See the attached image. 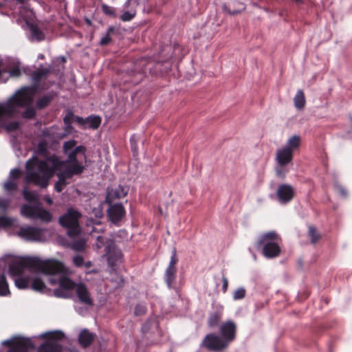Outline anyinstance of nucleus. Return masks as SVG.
I'll use <instances>...</instances> for the list:
<instances>
[{
	"instance_id": "12",
	"label": "nucleus",
	"mask_w": 352,
	"mask_h": 352,
	"mask_svg": "<svg viewBox=\"0 0 352 352\" xmlns=\"http://www.w3.org/2000/svg\"><path fill=\"white\" fill-rule=\"evenodd\" d=\"M221 338L226 341L227 345L233 342L236 336V325L232 320L223 322L219 328Z\"/></svg>"
},
{
	"instance_id": "61",
	"label": "nucleus",
	"mask_w": 352,
	"mask_h": 352,
	"mask_svg": "<svg viewBox=\"0 0 352 352\" xmlns=\"http://www.w3.org/2000/svg\"><path fill=\"white\" fill-rule=\"evenodd\" d=\"M91 262H87V263L85 264V266H86V267H87V268H88V267H89L91 266Z\"/></svg>"
},
{
	"instance_id": "62",
	"label": "nucleus",
	"mask_w": 352,
	"mask_h": 352,
	"mask_svg": "<svg viewBox=\"0 0 352 352\" xmlns=\"http://www.w3.org/2000/svg\"><path fill=\"white\" fill-rule=\"evenodd\" d=\"M16 1H18L20 3H25V0H16Z\"/></svg>"
},
{
	"instance_id": "21",
	"label": "nucleus",
	"mask_w": 352,
	"mask_h": 352,
	"mask_svg": "<svg viewBox=\"0 0 352 352\" xmlns=\"http://www.w3.org/2000/svg\"><path fill=\"white\" fill-rule=\"evenodd\" d=\"M147 63L148 60L146 58H141L135 63V69L130 74V75L133 76L136 73L140 75V78L137 80V81H134L135 83L140 81L142 79L144 74L146 73L145 66Z\"/></svg>"
},
{
	"instance_id": "46",
	"label": "nucleus",
	"mask_w": 352,
	"mask_h": 352,
	"mask_svg": "<svg viewBox=\"0 0 352 352\" xmlns=\"http://www.w3.org/2000/svg\"><path fill=\"white\" fill-rule=\"evenodd\" d=\"M12 220L5 216H0V228H8L12 226Z\"/></svg>"
},
{
	"instance_id": "47",
	"label": "nucleus",
	"mask_w": 352,
	"mask_h": 352,
	"mask_svg": "<svg viewBox=\"0 0 352 352\" xmlns=\"http://www.w3.org/2000/svg\"><path fill=\"white\" fill-rule=\"evenodd\" d=\"M66 291V289L59 287L58 288L54 290V295L58 298H67L69 297V296Z\"/></svg>"
},
{
	"instance_id": "48",
	"label": "nucleus",
	"mask_w": 352,
	"mask_h": 352,
	"mask_svg": "<svg viewBox=\"0 0 352 352\" xmlns=\"http://www.w3.org/2000/svg\"><path fill=\"white\" fill-rule=\"evenodd\" d=\"M146 312V307L141 304H138L134 310V314L135 316H142L145 314Z\"/></svg>"
},
{
	"instance_id": "38",
	"label": "nucleus",
	"mask_w": 352,
	"mask_h": 352,
	"mask_svg": "<svg viewBox=\"0 0 352 352\" xmlns=\"http://www.w3.org/2000/svg\"><path fill=\"white\" fill-rule=\"evenodd\" d=\"M101 9L102 12L107 16L115 18L116 16V12L114 8L111 7L105 3L101 4Z\"/></svg>"
},
{
	"instance_id": "13",
	"label": "nucleus",
	"mask_w": 352,
	"mask_h": 352,
	"mask_svg": "<svg viewBox=\"0 0 352 352\" xmlns=\"http://www.w3.org/2000/svg\"><path fill=\"white\" fill-rule=\"evenodd\" d=\"M276 195L278 201L282 204L289 203L294 197V188L287 184H283L278 186Z\"/></svg>"
},
{
	"instance_id": "7",
	"label": "nucleus",
	"mask_w": 352,
	"mask_h": 352,
	"mask_svg": "<svg viewBox=\"0 0 352 352\" xmlns=\"http://www.w3.org/2000/svg\"><path fill=\"white\" fill-rule=\"evenodd\" d=\"M46 341L41 344L37 352H62L63 345L58 341L65 338V334L61 331L46 332L43 335Z\"/></svg>"
},
{
	"instance_id": "64",
	"label": "nucleus",
	"mask_w": 352,
	"mask_h": 352,
	"mask_svg": "<svg viewBox=\"0 0 352 352\" xmlns=\"http://www.w3.org/2000/svg\"><path fill=\"white\" fill-rule=\"evenodd\" d=\"M62 61H63V62H66V58H65V57H63V58H62Z\"/></svg>"
},
{
	"instance_id": "52",
	"label": "nucleus",
	"mask_w": 352,
	"mask_h": 352,
	"mask_svg": "<svg viewBox=\"0 0 352 352\" xmlns=\"http://www.w3.org/2000/svg\"><path fill=\"white\" fill-rule=\"evenodd\" d=\"M9 200L0 197V210L2 212H6L9 206Z\"/></svg>"
},
{
	"instance_id": "34",
	"label": "nucleus",
	"mask_w": 352,
	"mask_h": 352,
	"mask_svg": "<svg viewBox=\"0 0 352 352\" xmlns=\"http://www.w3.org/2000/svg\"><path fill=\"white\" fill-rule=\"evenodd\" d=\"M46 287L45 283L39 278H35L32 280L31 288L37 292H42Z\"/></svg>"
},
{
	"instance_id": "60",
	"label": "nucleus",
	"mask_w": 352,
	"mask_h": 352,
	"mask_svg": "<svg viewBox=\"0 0 352 352\" xmlns=\"http://www.w3.org/2000/svg\"><path fill=\"white\" fill-rule=\"evenodd\" d=\"M32 32H33V34L35 36H38V34H41V32L37 28L34 29L32 30Z\"/></svg>"
},
{
	"instance_id": "32",
	"label": "nucleus",
	"mask_w": 352,
	"mask_h": 352,
	"mask_svg": "<svg viewBox=\"0 0 352 352\" xmlns=\"http://www.w3.org/2000/svg\"><path fill=\"white\" fill-rule=\"evenodd\" d=\"M221 318V314L219 312L215 311L212 313L208 318V324L210 327H214L218 325Z\"/></svg>"
},
{
	"instance_id": "39",
	"label": "nucleus",
	"mask_w": 352,
	"mask_h": 352,
	"mask_svg": "<svg viewBox=\"0 0 352 352\" xmlns=\"http://www.w3.org/2000/svg\"><path fill=\"white\" fill-rule=\"evenodd\" d=\"M29 284L30 280L28 278H19L15 280V285L19 289H26Z\"/></svg>"
},
{
	"instance_id": "58",
	"label": "nucleus",
	"mask_w": 352,
	"mask_h": 352,
	"mask_svg": "<svg viewBox=\"0 0 352 352\" xmlns=\"http://www.w3.org/2000/svg\"><path fill=\"white\" fill-rule=\"evenodd\" d=\"M222 290L223 293H226L228 288V280L224 275L222 276Z\"/></svg>"
},
{
	"instance_id": "57",
	"label": "nucleus",
	"mask_w": 352,
	"mask_h": 352,
	"mask_svg": "<svg viewBox=\"0 0 352 352\" xmlns=\"http://www.w3.org/2000/svg\"><path fill=\"white\" fill-rule=\"evenodd\" d=\"M10 74L12 77H19L21 76V72L18 67H15L10 70Z\"/></svg>"
},
{
	"instance_id": "54",
	"label": "nucleus",
	"mask_w": 352,
	"mask_h": 352,
	"mask_svg": "<svg viewBox=\"0 0 352 352\" xmlns=\"http://www.w3.org/2000/svg\"><path fill=\"white\" fill-rule=\"evenodd\" d=\"M73 263L76 267H80L84 263V258L80 255H76L73 258Z\"/></svg>"
},
{
	"instance_id": "56",
	"label": "nucleus",
	"mask_w": 352,
	"mask_h": 352,
	"mask_svg": "<svg viewBox=\"0 0 352 352\" xmlns=\"http://www.w3.org/2000/svg\"><path fill=\"white\" fill-rule=\"evenodd\" d=\"M21 174L22 173L19 168H14L11 170L10 176L14 179H17L21 177Z\"/></svg>"
},
{
	"instance_id": "20",
	"label": "nucleus",
	"mask_w": 352,
	"mask_h": 352,
	"mask_svg": "<svg viewBox=\"0 0 352 352\" xmlns=\"http://www.w3.org/2000/svg\"><path fill=\"white\" fill-rule=\"evenodd\" d=\"M95 335L89 332L87 329H83L78 336V342L83 348L89 346L94 342Z\"/></svg>"
},
{
	"instance_id": "2",
	"label": "nucleus",
	"mask_w": 352,
	"mask_h": 352,
	"mask_svg": "<svg viewBox=\"0 0 352 352\" xmlns=\"http://www.w3.org/2000/svg\"><path fill=\"white\" fill-rule=\"evenodd\" d=\"M25 269L45 274H57L63 272V264L56 259L41 260L38 257H22L9 264L8 271L11 276H21Z\"/></svg>"
},
{
	"instance_id": "42",
	"label": "nucleus",
	"mask_w": 352,
	"mask_h": 352,
	"mask_svg": "<svg viewBox=\"0 0 352 352\" xmlns=\"http://www.w3.org/2000/svg\"><path fill=\"white\" fill-rule=\"evenodd\" d=\"M28 107L26 110L23 111L22 116L25 119H32L36 116V110L32 107Z\"/></svg>"
},
{
	"instance_id": "55",
	"label": "nucleus",
	"mask_w": 352,
	"mask_h": 352,
	"mask_svg": "<svg viewBox=\"0 0 352 352\" xmlns=\"http://www.w3.org/2000/svg\"><path fill=\"white\" fill-rule=\"evenodd\" d=\"M134 14H131L129 11H126L120 16V19L122 21H130L134 18Z\"/></svg>"
},
{
	"instance_id": "59",
	"label": "nucleus",
	"mask_w": 352,
	"mask_h": 352,
	"mask_svg": "<svg viewBox=\"0 0 352 352\" xmlns=\"http://www.w3.org/2000/svg\"><path fill=\"white\" fill-rule=\"evenodd\" d=\"M241 8L240 10L231 11V10L228 9L227 6L224 5L223 6V10H226V11H228L229 12V14H231V15H235V14H237L240 13L242 10L245 9L243 5L241 4Z\"/></svg>"
},
{
	"instance_id": "28",
	"label": "nucleus",
	"mask_w": 352,
	"mask_h": 352,
	"mask_svg": "<svg viewBox=\"0 0 352 352\" xmlns=\"http://www.w3.org/2000/svg\"><path fill=\"white\" fill-rule=\"evenodd\" d=\"M37 208L38 207L23 205L21 208V212L24 217L35 219Z\"/></svg>"
},
{
	"instance_id": "3",
	"label": "nucleus",
	"mask_w": 352,
	"mask_h": 352,
	"mask_svg": "<svg viewBox=\"0 0 352 352\" xmlns=\"http://www.w3.org/2000/svg\"><path fill=\"white\" fill-rule=\"evenodd\" d=\"M35 94L34 87H25L5 102H0V122L6 118H12L16 113V107L30 106Z\"/></svg>"
},
{
	"instance_id": "16",
	"label": "nucleus",
	"mask_w": 352,
	"mask_h": 352,
	"mask_svg": "<svg viewBox=\"0 0 352 352\" xmlns=\"http://www.w3.org/2000/svg\"><path fill=\"white\" fill-rule=\"evenodd\" d=\"M294 153L287 148H281L276 152V160L278 165L287 166L293 160Z\"/></svg>"
},
{
	"instance_id": "44",
	"label": "nucleus",
	"mask_w": 352,
	"mask_h": 352,
	"mask_svg": "<svg viewBox=\"0 0 352 352\" xmlns=\"http://www.w3.org/2000/svg\"><path fill=\"white\" fill-rule=\"evenodd\" d=\"M77 142L74 140H69L64 142L63 150L65 154L68 153L69 150H72L76 145Z\"/></svg>"
},
{
	"instance_id": "51",
	"label": "nucleus",
	"mask_w": 352,
	"mask_h": 352,
	"mask_svg": "<svg viewBox=\"0 0 352 352\" xmlns=\"http://www.w3.org/2000/svg\"><path fill=\"white\" fill-rule=\"evenodd\" d=\"M74 114L72 112H69L64 118V123L67 126L68 128L71 127V124L74 121Z\"/></svg>"
},
{
	"instance_id": "26",
	"label": "nucleus",
	"mask_w": 352,
	"mask_h": 352,
	"mask_svg": "<svg viewBox=\"0 0 352 352\" xmlns=\"http://www.w3.org/2000/svg\"><path fill=\"white\" fill-rule=\"evenodd\" d=\"M54 94L53 93H48L43 96L41 97L36 103V107L39 109H43L47 107L51 101L53 100Z\"/></svg>"
},
{
	"instance_id": "49",
	"label": "nucleus",
	"mask_w": 352,
	"mask_h": 352,
	"mask_svg": "<svg viewBox=\"0 0 352 352\" xmlns=\"http://www.w3.org/2000/svg\"><path fill=\"white\" fill-rule=\"evenodd\" d=\"M37 151L42 155H46L47 153V145L45 142H39L37 145Z\"/></svg>"
},
{
	"instance_id": "37",
	"label": "nucleus",
	"mask_w": 352,
	"mask_h": 352,
	"mask_svg": "<svg viewBox=\"0 0 352 352\" xmlns=\"http://www.w3.org/2000/svg\"><path fill=\"white\" fill-rule=\"evenodd\" d=\"M86 246V241L85 239H78L74 241L71 245L72 249L75 251H82L85 250Z\"/></svg>"
},
{
	"instance_id": "24",
	"label": "nucleus",
	"mask_w": 352,
	"mask_h": 352,
	"mask_svg": "<svg viewBox=\"0 0 352 352\" xmlns=\"http://www.w3.org/2000/svg\"><path fill=\"white\" fill-rule=\"evenodd\" d=\"M294 102L295 107L298 109H302L305 106V96L302 90L299 89L297 91L294 98Z\"/></svg>"
},
{
	"instance_id": "11",
	"label": "nucleus",
	"mask_w": 352,
	"mask_h": 352,
	"mask_svg": "<svg viewBox=\"0 0 352 352\" xmlns=\"http://www.w3.org/2000/svg\"><path fill=\"white\" fill-rule=\"evenodd\" d=\"M178 263V258L177 256V251L174 249L172 252L170 260L167 267L164 279L168 288H171L173 283L175 282L177 277V263Z\"/></svg>"
},
{
	"instance_id": "5",
	"label": "nucleus",
	"mask_w": 352,
	"mask_h": 352,
	"mask_svg": "<svg viewBox=\"0 0 352 352\" xmlns=\"http://www.w3.org/2000/svg\"><path fill=\"white\" fill-rule=\"evenodd\" d=\"M81 216V213L78 210L69 208L66 213L59 217L58 222L60 225L67 230V234L70 238L76 237L80 234L81 229L79 219Z\"/></svg>"
},
{
	"instance_id": "31",
	"label": "nucleus",
	"mask_w": 352,
	"mask_h": 352,
	"mask_svg": "<svg viewBox=\"0 0 352 352\" xmlns=\"http://www.w3.org/2000/svg\"><path fill=\"white\" fill-rule=\"evenodd\" d=\"M116 28L113 26H110L106 34L103 36L100 41V45L106 46L108 45L112 41L111 35L115 32Z\"/></svg>"
},
{
	"instance_id": "6",
	"label": "nucleus",
	"mask_w": 352,
	"mask_h": 352,
	"mask_svg": "<svg viewBox=\"0 0 352 352\" xmlns=\"http://www.w3.org/2000/svg\"><path fill=\"white\" fill-rule=\"evenodd\" d=\"M97 246L98 248H104L107 255V261L111 267H116L122 261V253L120 250L117 249L115 243L102 236L97 237Z\"/></svg>"
},
{
	"instance_id": "15",
	"label": "nucleus",
	"mask_w": 352,
	"mask_h": 352,
	"mask_svg": "<svg viewBox=\"0 0 352 352\" xmlns=\"http://www.w3.org/2000/svg\"><path fill=\"white\" fill-rule=\"evenodd\" d=\"M76 292L80 302L87 306H93L94 300L90 296V293L84 283H78L76 286Z\"/></svg>"
},
{
	"instance_id": "45",
	"label": "nucleus",
	"mask_w": 352,
	"mask_h": 352,
	"mask_svg": "<svg viewBox=\"0 0 352 352\" xmlns=\"http://www.w3.org/2000/svg\"><path fill=\"white\" fill-rule=\"evenodd\" d=\"M3 188L7 192H12L17 189V184L13 181H7L3 184Z\"/></svg>"
},
{
	"instance_id": "4",
	"label": "nucleus",
	"mask_w": 352,
	"mask_h": 352,
	"mask_svg": "<svg viewBox=\"0 0 352 352\" xmlns=\"http://www.w3.org/2000/svg\"><path fill=\"white\" fill-rule=\"evenodd\" d=\"M281 238L275 231L264 232L258 236L254 243L256 249L262 248V253L267 258L278 257L281 252Z\"/></svg>"
},
{
	"instance_id": "18",
	"label": "nucleus",
	"mask_w": 352,
	"mask_h": 352,
	"mask_svg": "<svg viewBox=\"0 0 352 352\" xmlns=\"http://www.w3.org/2000/svg\"><path fill=\"white\" fill-rule=\"evenodd\" d=\"M65 165V169L61 170L64 175L69 179H72L74 175H80L84 172L86 166L80 163H67Z\"/></svg>"
},
{
	"instance_id": "40",
	"label": "nucleus",
	"mask_w": 352,
	"mask_h": 352,
	"mask_svg": "<svg viewBox=\"0 0 352 352\" xmlns=\"http://www.w3.org/2000/svg\"><path fill=\"white\" fill-rule=\"evenodd\" d=\"M127 195V190L124 187L118 186L113 191V196L115 198L121 199Z\"/></svg>"
},
{
	"instance_id": "23",
	"label": "nucleus",
	"mask_w": 352,
	"mask_h": 352,
	"mask_svg": "<svg viewBox=\"0 0 352 352\" xmlns=\"http://www.w3.org/2000/svg\"><path fill=\"white\" fill-rule=\"evenodd\" d=\"M56 176L58 177V181L55 183L54 189L56 192H60L63 190V188L67 185L68 182H67L69 179L64 173L60 170H56Z\"/></svg>"
},
{
	"instance_id": "25",
	"label": "nucleus",
	"mask_w": 352,
	"mask_h": 352,
	"mask_svg": "<svg viewBox=\"0 0 352 352\" xmlns=\"http://www.w3.org/2000/svg\"><path fill=\"white\" fill-rule=\"evenodd\" d=\"M60 287H62L67 291H70L74 289H76V284L74 281L67 276H62L59 279L58 282Z\"/></svg>"
},
{
	"instance_id": "50",
	"label": "nucleus",
	"mask_w": 352,
	"mask_h": 352,
	"mask_svg": "<svg viewBox=\"0 0 352 352\" xmlns=\"http://www.w3.org/2000/svg\"><path fill=\"white\" fill-rule=\"evenodd\" d=\"M336 191L339 193V195L342 197H346L348 196V192L346 189L340 184H336L335 186Z\"/></svg>"
},
{
	"instance_id": "19",
	"label": "nucleus",
	"mask_w": 352,
	"mask_h": 352,
	"mask_svg": "<svg viewBox=\"0 0 352 352\" xmlns=\"http://www.w3.org/2000/svg\"><path fill=\"white\" fill-rule=\"evenodd\" d=\"M87 149L85 146L80 145L78 146L76 148H74L71 152H68L67 154V159L65 161H63L65 162V165L63 166H65V165L67 163H80L79 161L77 159V155L78 154H82L84 157L85 160H87V155L86 152Z\"/></svg>"
},
{
	"instance_id": "30",
	"label": "nucleus",
	"mask_w": 352,
	"mask_h": 352,
	"mask_svg": "<svg viewBox=\"0 0 352 352\" xmlns=\"http://www.w3.org/2000/svg\"><path fill=\"white\" fill-rule=\"evenodd\" d=\"M10 294L8 283L6 276L2 274L0 275V296H6Z\"/></svg>"
},
{
	"instance_id": "33",
	"label": "nucleus",
	"mask_w": 352,
	"mask_h": 352,
	"mask_svg": "<svg viewBox=\"0 0 352 352\" xmlns=\"http://www.w3.org/2000/svg\"><path fill=\"white\" fill-rule=\"evenodd\" d=\"M8 118H6L7 120ZM6 119L2 122H0V126L3 125L4 129L8 132H13L17 131L20 128V124L17 121H12L8 123H5Z\"/></svg>"
},
{
	"instance_id": "17",
	"label": "nucleus",
	"mask_w": 352,
	"mask_h": 352,
	"mask_svg": "<svg viewBox=\"0 0 352 352\" xmlns=\"http://www.w3.org/2000/svg\"><path fill=\"white\" fill-rule=\"evenodd\" d=\"M75 121L80 126L85 127L86 124H89V127L93 129H98L101 124V118L98 116H90L86 118L76 116Z\"/></svg>"
},
{
	"instance_id": "36",
	"label": "nucleus",
	"mask_w": 352,
	"mask_h": 352,
	"mask_svg": "<svg viewBox=\"0 0 352 352\" xmlns=\"http://www.w3.org/2000/svg\"><path fill=\"white\" fill-rule=\"evenodd\" d=\"M22 193L23 198L28 202L36 201L38 199L37 195L34 192L29 190L28 186L24 187Z\"/></svg>"
},
{
	"instance_id": "1",
	"label": "nucleus",
	"mask_w": 352,
	"mask_h": 352,
	"mask_svg": "<svg viewBox=\"0 0 352 352\" xmlns=\"http://www.w3.org/2000/svg\"><path fill=\"white\" fill-rule=\"evenodd\" d=\"M65 165L56 155L47 157V160H40L36 157L29 159L25 163L26 175L24 181L27 185L33 184L41 188H45L50 180Z\"/></svg>"
},
{
	"instance_id": "35",
	"label": "nucleus",
	"mask_w": 352,
	"mask_h": 352,
	"mask_svg": "<svg viewBox=\"0 0 352 352\" xmlns=\"http://www.w3.org/2000/svg\"><path fill=\"white\" fill-rule=\"evenodd\" d=\"M308 236L312 244L316 243L321 237L320 234L316 231V228L313 226L309 227Z\"/></svg>"
},
{
	"instance_id": "10",
	"label": "nucleus",
	"mask_w": 352,
	"mask_h": 352,
	"mask_svg": "<svg viewBox=\"0 0 352 352\" xmlns=\"http://www.w3.org/2000/svg\"><path fill=\"white\" fill-rule=\"evenodd\" d=\"M201 346L211 351H221L228 347L227 343L221 337L214 334H207L201 342Z\"/></svg>"
},
{
	"instance_id": "22",
	"label": "nucleus",
	"mask_w": 352,
	"mask_h": 352,
	"mask_svg": "<svg viewBox=\"0 0 352 352\" xmlns=\"http://www.w3.org/2000/svg\"><path fill=\"white\" fill-rule=\"evenodd\" d=\"M50 71L47 68L38 69L34 72L32 74V80L33 81V85L30 87H34L35 92L36 91L40 82L43 78L47 76L50 74Z\"/></svg>"
},
{
	"instance_id": "43",
	"label": "nucleus",
	"mask_w": 352,
	"mask_h": 352,
	"mask_svg": "<svg viewBox=\"0 0 352 352\" xmlns=\"http://www.w3.org/2000/svg\"><path fill=\"white\" fill-rule=\"evenodd\" d=\"M246 291L243 287L238 288L233 294V299L235 300H241L245 298Z\"/></svg>"
},
{
	"instance_id": "14",
	"label": "nucleus",
	"mask_w": 352,
	"mask_h": 352,
	"mask_svg": "<svg viewBox=\"0 0 352 352\" xmlns=\"http://www.w3.org/2000/svg\"><path fill=\"white\" fill-rule=\"evenodd\" d=\"M107 214L112 223H118L125 216L126 211L122 204H114L109 206Z\"/></svg>"
},
{
	"instance_id": "27",
	"label": "nucleus",
	"mask_w": 352,
	"mask_h": 352,
	"mask_svg": "<svg viewBox=\"0 0 352 352\" xmlns=\"http://www.w3.org/2000/svg\"><path fill=\"white\" fill-rule=\"evenodd\" d=\"M39 219L41 221L47 223L52 221V214L46 209L38 207L35 217V219Z\"/></svg>"
},
{
	"instance_id": "9",
	"label": "nucleus",
	"mask_w": 352,
	"mask_h": 352,
	"mask_svg": "<svg viewBox=\"0 0 352 352\" xmlns=\"http://www.w3.org/2000/svg\"><path fill=\"white\" fill-rule=\"evenodd\" d=\"M44 230L31 226H21L16 231V235L28 241H38L43 237Z\"/></svg>"
},
{
	"instance_id": "63",
	"label": "nucleus",
	"mask_w": 352,
	"mask_h": 352,
	"mask_svg": "<svg viewBox=\"0 0 352 352\" xmlns=\"http://www.w3.org/2000/svg\"><path fill=\"white\" fill-rule=\"evenodd\" d=\"M120 281H121V283H122V284H124V278H123V277H122H122H120Z\"/></svg>"
},
{
	"instance_id": "29",
	"label": "nucleus",
	"mask_w": 352,
	"mask_h": 352,
	"mask_svg": "<svg viewBox=\"0 0 352 352\" xmlns=\"http://www.w3.org/2000/svg\"><path fill=\"white\" fill-rule=\"evenodd\" d=\"M300 143V138L298 135H294L288 139L287 144L284 148H287L294 153V150L297 149Z\"/></svg>"
},
{
	"instance_id": "41",
	"label": "nucleus",
	"mask_w": 352,
	"mask_h": 352,
	"mask_svg": "<svg viewBox=\"0 0 352 352\" xmlns=\"http://www.w3.org/2000/svg\"><path fill=\"white\" fill-rule=\"evenodd\" d=\"M286 166H280L278 165L276 167L275 171H276V175L281 179H283L285 177L287 173H288V169L285 168Z\"/></svg>"
},
{
	"instance_id": "8",
	"label": "nucleus",
	"mask_w": 352,
	"mask_h": 352,
	"mask_svg": "<svg viewBox=\"0 0 352 352\" xmlns=\"http://www.w3.org/2000/svg\"><path fill=\"white\" fill-rule=\"evenodd\" d=\"M3 344L8 347V352H28L29 350L35 348L31 340L25 338H16L6 340Z\"/></svg>"
},
{
	"instance_id": "53",
	"label": "nucleus",
	"mask_w": 352,
	"mask_h": 352,
	"mask_svg": "<svg viewBox=\"0 0 352 352\" xmlns=\"http://www.w3.org/2000/svg\"><path fill=\"white\" fill-rule=\"evenodd\" d=\"M130 143L131 151H133V155L135 156L138 155V145L135 140V135H133L131 137Z\"/></svg>"
}]
</instances>
